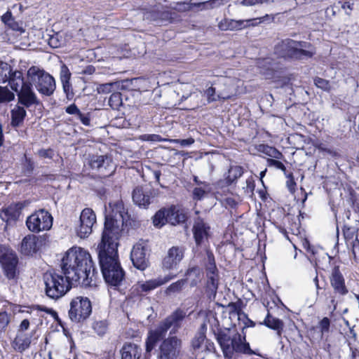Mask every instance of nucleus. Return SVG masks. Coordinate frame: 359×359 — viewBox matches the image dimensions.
I'll return each instance as SVG.
<instances>
[{"instance_id": "48", "label": "nucleus", "mask_w": 359, "mask_h": 359, "mask_svg": "<svg viewBox=\"0 0 359 359\" xmlns=\"http://www.w3.org/2000/svg\"><path fill=\"white\" fill-rule=\"evenodd\" d=\"M72 74L67 65H62L60 70V79L62 84L70 83Z\"/></svg>"}, {"instance_id": "45", "label": "nucleus", "mask_w": 359, "mask_h": 359, "mask_svg": "<svg viewBox=\"0 0 359 359\" xmlns=\"http://www.w3.org/2000/svg\"><path fill=\"white\" fill-rule=\"evenodd\" d=\"M80 121L83 125L89 126L90 125V118L89 114H83L80 110L72 118H69L70 121L73 120Z\"/></svg>"}, {"instance_id": "14", "label": "nucleus", "mask_w": 359, "mask_h": 359, "mask_svg": "<svg viewBox=\"0 0 359 359\" xmlns=\"http://www.w3.org/2000/svg\"><path fill=\"white\" fill-rule=\"evenodd\" d=\"M88 165L101 178L111 176L116 170L112 158L107 155H93L89 159Z\"/></svg>"}, {"instance_id": "3", "label": "nucleus", "mask_w": 359, "mask_h": 359, "mask_svg": "<svg viewBox=\"0 0 359 359\" xmlns=\"http://www.w3.org/2000/svg\"><path fill=\"white\" fill-rule=\"evenodd\" d=\"M229 331V329L222 330L220 327H217L216 330L213 331L225 358H231L233 353L261 355L257 350L251 348L250 343L246 339V332H236L231 337L228 333Z\"/></svg>"}, {"instance_id": "64", "label": "nucleus", "mask_w": 359, "mask_h": 359, "mask_svg": "<svg viewBox=\"0 0 359 359\" xmlns=\"http://www.w3.org/2000/svg\"><path fill=\"white\" fill-rule=\"evenodd\" d=\"M79 110L80 109H79V107L74 103L71 104L70 105L65 108L66 113L74 116L78 114Z\"/></svg>"}, {"instance_id": "7", "label": "nucleus", "mask_w": 359, "mask_h": 359, "mask_svg": "<svg viewBox=\"0 0 359 359\" xmlns=\"http://www.w3.org/2000/svg\"><path fill=\"white\" fill-rule=\"evenodd\" d=\"M27 75L41 95L49 97L54 93L56 89V83L54 77L50 74L43 69L32 66L27 71Z\"/></svg>"}, {"instance_id": "24", "label": "nucleus", "mask_w": 359, "mask_h": 359, "mask_svg": "<svg viewBox=\"0 0 359 359\" xmlns=\"http://www.w3.org/2000/svg\"><path fill=\"white\" fill-rule=\"evenodd\" d=\"M22 208V204L20 203H11L0 210V218L7 224L15 222L20 217Z\"/></svg>"}, {"instance_id": "12", "label": "nucleus", "mask_w": 359, "mask_h": 359, "mask_svg": "<svg viewBox=\"0 0 359 359\" xmlns=\"http://www.w3.org/2000/svg\"><path fill=\"white\" fill-rule=\"evenodd\" d=\"M53 217L45 209L36 210L26 220L28 229L34 233L49 230L53 225Z\"/></svg>"}, {"instance_id": "27", "label": "nucleus", "mask_w": 359, "mask_h": 359, "mask_svg": "<svg viewBox=\"0 0 359 359\" xmlns=\"http://www.w3.org/2000/svg\"><path fill=\"white\" fill-rule=\"evenodd\" d=\"M141 347L133 342H125L120 350L121 359H140L142 357Z\"/></svg>"}, {"instance_id": "13", "label": "nucleus", "mask_w": 359, "mask_h": 359, "mask_svg": "<svg viewBox=\"0 0 359 359\" xmlns=\"http://www.w3.org/2000/svg\"><path fill=\"white\" fill-rule=\"evenodd\" d=\"M46 241V238L44 236L30 233L22 238L18 250L21 255L25 257H33L41 250Z\"/></svg>"}, {"instance_id": "10", "label": "nucleus", "mask_w": 359, "mask_h": 359, "mask_svg": "<svg viewBox=\"0 0 359 359\" xmlns=\"http://www.w3.org/2000/svg\"><path fill=\"white\" fill-rule=\"evenodd\" d=\"M329 280L332 288V292L330 294L328 298L330 303L335 307L339 300H341L349 292L346 284L345 278L339 265H334L331 269Z\"/></svg>"}, {"instance_id": "11", "label": "nucleus", "mask_w": 359, "mask_h": 359, "mask_svg": "<svg viewBox=\"0 0 359 359\" xmlns=\"http://www.w3.org/2000/svg\"><path fill=\"white\" fill-rule=\"evenodd\" d=\"M92 313V304L86 297L76 296L69 304L68 316L71 321L76 323H83Z\"/></svg>"}, {"instance_id": "47", "label": "nucleus", "mask_w": 359, "mask_h": 359, "mask_svg": "<svg viewBox=\"0 0 359 359\" xmlns=\"http://www.w3.org/2000/svg\"><path fill=\"white\" fill-rule=\"evenodd\" d=\"M30 309H32V310H36V311H43L48 314H50L53 317H54L56 320L58 318V316H57V313L53 310V309L51 308H48L45 306H43V305H40V304H33L30 306Z\"/></svg>"}, {"instance_id": "34", "label": "nucleus", "mask_w": 359, "mask_h": 359, "mask_svg": "<svg viewBox=\"0 0 359 359\" xmlns=\"http://www.w3.org/2000/svg\"><path fill=\"white\" fill-rule=\"evenodd\" d=\"M35 169V162L31 158L27 156V154H24L21 159V172L23 176L30 177Z\"/></svg>"}, {"instance_id": "25", "label": "nucleus", "mask_w": 359, "mask_h": 359, "mask_svg": "<svg viewBox=\"0 0 359 359\" xmlns=\"http://www.w3.org/2000/svg\"><path fill=\"white\" fill-rule=\"evenodd\" d=\"M33 332L31 333L17 332L14 339L11 341V347L16 352L22 353L32 344Z\"/></svg>"}, {"instance_id": "2", "label": "nucleus", "mask_w": 359, "mask_h": 359, "mask_svg": "<svg viewBox=\"0 0 359 359\" xmlns=\"http://www.w3.org/2000/svg\"><path fill=\"white\" fill-rule=\"evenodd\" d=\"M61 271L52 269L43 275L44 293L54 301L64 297L74 285L81 287L97 285V271L90 254L81 248L68 250L60 263Z\"/></svg>"}, {"instance_id": "43", "label": "nucleus", "mask_w": 359, "mask_h": 359, "mask_svg": "<svg viewBox=\"0 0 359 359\" xmlns=\"http://www.w3.org/2000/svg\"><path fill=\"white\" fill-rule=\"evenodd\" d=\"M11 313L4 311L0 312V333L5 332L11 323Z\"/></svg>"}, {"instance_id": "30", "label": "nucleus", "mask_w": 359, "mask_h": 359, "mask_svg": "<svg viewBox=\"0 0 359 359\" xmlns=\"http://www.w3.org/2000/svg\"><path fill=\"white\" fill-rule=\"evenodd\" d=\"M11 125L13 128H17L22 125L26 116L27 111L24 107L16 105L11 111Z\"/></svg>"}, {"instance_id": "55", "label": "nucleus", "mask_w": 359, "mask_h": 359, "mask_svg": "<svg viewBox=\"0 0 359 359\" xmlns=\"http://www.w3.org/2000/svg\"><path fill=\"white\" fill-rule=\"evenodd\" d=\"M38 154L41 158L52 159L54 156V151L51 148L41 149L38 151Z\"/></svg>"}, {"instance_id": "50", "label": "nucleus", "mask_w": 359, "mask_h": 359, "mask_svg": "<svg viewBox=\"0 0 359 359\" xmlns=\"http://www.w3.org/2000/svg\"><path fill=\"white\" fill-rule=\"evenodd\" d=\"M144 294L143 290H141V285L140 282L133 285L130 290L129 297L130 298L134 299L137 297H141Z\"/></svg>"}, {"instance_id": "56", "label": "nucleus", "mask_w": 359, "mask_h": 359, "mask_svg": "<svg viewBox=\"0 0 359 359\" xmlns=\"http://www.w3.org/2000/svg\"><path fill=\"white\" fill-rule=\"evenodd\" d=\"M62 85L63 91L65 93L67 98L68 100L73 99V97L74 96V93L73 92V88H72L71 83H64Z\"/></svg>"}, {"instance_id": "39", "label": "nucleus", "mask_w": 359, "mask_h": 359, "mask_svg": "<svg viewBox=\"0 0 359 359\" xmlns=\"http://www.w3.org/2000/svg\"><path fill=\"white\" fill-rule=\"evenodd\" d=\"M109 105L114 110H118L123 104L122 94L120 92L113 93L109 97Z\"/></svg>"}, {"instance_id": "17", "label": "nucleus", "mask_w": 359, "mask_h": 359, "mask_svg": "<svg viewBox=\"0 0 359 359\" xmlns=\"http://www.w3.org/2000/svg\"><path fill=\"white\" fill-rule=\"evenodd\" d=\"M80 224L76 228L77 236L81 238L89 236L93 232V227L96 224V215L93 209L84 208L80 215Z\"/></svg>"}, {"instance_id": "31", "label": "nucleus", "mask_w": 359, "mask_h": 359, "mask_svg": "<svg viewBox=\"0 0 359 359\" xmlns=\"http://www.w3.org/2000/svg\"><path fill=\"white\" fill-rule=\"evenodd\" d=\"M245 20H236L224 18L219 22L218 27L222 31L241 30L246 27V25H245Z\"/></svg>"}, {"instance_id": "5", "label": "nucleus", "mask_w": 359, "mask_h": 359, "mask_svg": "<svg viewBox=\"0 0 359 359\" xmlns=\"http://www.w3.org/2000/svg\"><path fill=\"white\" fill-rule=\"evenodd\" d=\"M0 266L4 277L12 283H17L22 271L17 253L8 245L0 244Z\"/></svg>"}, {"instance_id": "16", "label": "nucleus", "mask_w": 359, "mask_h": 359, "mask_svg": "<svg viewBox=\"0 0 359 359\" xmlns=\"http://www.w3.org/2000/svg\"><path fill=\"white\" fill-rule=\"evenodd\" d=\"M182 341L176 336L170 335L163 339L159 346V359H175L180 351Z\"/></svg>"}, {"instance_id": "52", "label": "nucleus", "mask_w": 359, "mask_h": 359, "mask_svg": "<svg viewBox=\"0 0 359 359\" xmlns=\"http://www.w3.org/2000/svg\"><path fill=\"white\" fill-rule=\"evenodd\" d=\"M314 147L319 151L328 154L333 157H335L338 155L337 151H335L334 150H333L332 149L326 147V146L323 143H317V144H314Z\"/></svg>"}, {"instance_id": "40", "label": "nucleus", "mask_w": 359, "mask_h": 359, "mask_svg": "<svg viewBox=\"0 0 359 359\" xmlns=\"http://www.w3.org/2000/svg\"><path fill=\"white\" fill-rule=\"evenodd\" d=\"M187 281L188 278H185L172 283L166 288L165 293L167 294H170L172 293H177L181 292Z\"/></svg>"}, {"instance_id": "37", "label": "nucleus", "mask_w": 359, "mask_h": 359, "mask_svg": "<svg viewBox=\"0 0 359 359\" xmlns=\"http://www.w3.org/2000/svg\"><path fill=\"white\" fill-rule=\"evenodd\" d=\"M227 307L229 309V314H236L238 320H241L242 316H245V313L243 311V302L241 299H239L235 302L229 303Z\"/></svg>"}, {"instance_id": "59", "label": "nucleus", "mask_w": 359, "mask_h": 359, "mask_svg": "<svg viewBox=\"0 0 359 359\" xmlns=\"http://www.w3.org/2000/svg\"><path fill=\"white\" fill-rule=\"evenodd\" d=\"M255 189V181L252 176L249 177L246 180V192L250 193L251 194H254V191Z\"/></svg>"}, {"instance_id": "38", "label": "nucleus", "mask_w": 359, "mask_h": 359, "mask_svg": "<svg viewBox=\"0 0 359 359\" xmlns=\"http://www.w3.org/2000/svg\"><path fill=\"white\" fill-rule=\"evenodd\" d=\"M346 201L354 212H359V197L356 191L352 188L348 190Z\"/></svg>"}, {"instance_id": "32", "label": "nucleus", "mask_w": 359, "mask_h": 359, "mask_svg": "<svg viewBox=\"0 0 359 359\" xmlns=\"http://www.w3.org/2000/svg\"><path fill=\"white\" fill-rule=\"evenodd\" d=\"M330 319L327 317H324L319 321L318 326H313L309 329V333L312 338H314L315 333L319 330L318 338L323 339L324 334L330 332Z\"/></svg>"}, {"instance_id": "6", "label": "nucleus", "mask_w": 359, "mask_h": 359, "mask_svg": "<svg viewBox=\"0 0 359 359\" xmlns=\"http://www.w3.org/2000/svg\"><path fill=\"white\" fill-rule=\"evenodd\" d=\"M187 219V215L183 208L171 205L159 209L152 217V223L156 228L161 229L166 224L172 226L183 224Z\"/></svg>"}, {"instance_id": "42", "label": "nucleus", "mask_w": 359, "mask_h": 359, "mask_svg": "<svg viewBox=\"0 0 359 359\" xmlns=\"http://www.w3.org/2000/svg\"><path fill=\"white\" fill-rule=\"evenodd\" d=\"M12 66L7 62L0 61V83L7 82Z\"/></svg>"}, {"instance_id": "54", "label": "nucleus", "mask_w": 359, "mask_h": 359, "mask_svg": "<svg viewBox=\"0 0 359 359\" xmlns=\"http://www.w3.org/2000/svg\"><path fill=\"white\" fill-rule=\"evenodd\" d=\"M241 320H243V326L241 329V332H245V330L248 327H254L256 325V323L253 320H252L250 318H248V314L245 313V316H242V319Z\"/></svg>"}, {"instance_id": "29", "label": "nucleus", "mask_w": 359, "mask_h": 359, "mask_svg": "<svg viewBox=\"0 0 359 359\" xmlns=\"http://www.w3.org/2000/svg\"><path fill=\"white\" fill-rule=\"evenodd\" d=\"M259 325H265L268 328L276 331L279 337L282 335L284 323L282 320L273 317L269 311L267 310V313L262 322H259Z\"/></svg>"}, {"instance_id": "51", "label": "nucleus", "mask_w": 359, "mask_h": 359, "mask_svg": "<svg viewBox=\"0 0 359 359\" xmlns=\"http://www.w3.org/2000/svg\"><path fill=\"white\" fill-rule=\"evenodd\" d=\"M300 242L302 247L305 250V251L308 254H309L310 255H314L316 254L314 247L311 245L307 238L300 237Z\"/></svg>"}, {"instance_id": "49", "label": "nucleus", "mask_w": 359, "mask_h": 359, "mask_svg": "<svg viewBox=\"0 0 359 359\" xmlns=\"http://www.w3.org/2000/svg\"><path fill=\"white\" fill-rule=\"evenodd\" d=\"M93 330L100 336L104 335L107 331V323L105 321H97L93 324Z\"/></svg>"}, {"instance_id": "4", "label": "nucleus", "mask_w": 359, "mask_h": 359, "mask_svg": "<svg viewBox=\"0 0 359 359\" xmlns=\"http://www.w3.org/2000/svg\"><path fill=\"white\" fill-rule=\"evenodd\" d=\"M187 317L184 310L177 308L163 320L161 321L155 330L149 331L145 341V350L150 353L156 346L157 343L165 338L169 329H171L170 334H176L182 327V323Z\"/></svg>"}, {"instance_id": "35", "label": "nucleus", "mask_w": 359, "mask_h": 359, "mask_svg": "<svg viewBox=\"0 0 359 359\" xmlns=\"http://www.w3.org/2000/svg\"><path fill=\"white\" fill-rule=\"evenodd\" d=\"M202 275V271L198 266H194L187 269L185 272V277L189 279L191 276H194L190 281L191 287H196L201 281V277Z\"/></svg>"}, {"instance_id": "26", "label": "nucleus", "mask_w": 359, "mask_h": 359, "mask_svg": "<svg viewBox=\"0 0 359 359\" xmlns=\"http://www.w3.org/2000/svg\"><path fill=\"white\" fill-rule=\"evenodd\" d=\"M133 201L140 208H148L153 198L151 190L146 191L142 187H136L133 191Z\"/></svg>"}, {"instance_id": "41", "label": "nucleus", "mask_w": 359, "mask_h": 359, "mask_svg": "<svg viewBox=\"0 0 359 359\" xmlns=\"http://www.w3.org/2000/svg\"><path fill=\"white\" fill-rule=\"evenodd\" d=\"M206 339V335L204 332H198L196 334L191 340V347L194 351L200 349Z\"/></svg>"}, {"instance_id": "19", "label": "nucleus", "mask_w": 359, "mask_h": 359, "mask_svg": "<svg viewBox=\"0 0 359 359\" xmlns=\"http://www.w3.org/2000/svg\"><path fill=\"white\" fill-rule=\"evenodd\" d=\"M147 247L142 243H135L130 252V259L135 268L144 271L149 266V257L147 255Z\"/></svg>"}, {"instance_id": "58", "label": "nucleus", "mask_w": 359, "mask_h": 359, "mask_svg": "<svg viewBox=\"0 0 359 359\" xmlns=\"http://www.w3.org/2000/svg\"><path fill=\"white\" fill-rule=\"evenodd\" d=\"M205 194V190L201 187H195L192 192L193 198L194 200H201Z\"/></svg>"}, {"instance_id": "44", "label": "nucleus", "mask_w": 359, "mask_h": 359, "mask_svg": "<svg viewBox=\"0 0 359 359\" xmlns=\"http://www.w3.org/2000/svg\"><path fill=\"white\" fill-rule=\"evenodd\" d=\"M15 97L13 93L6 87L0 86V104L12 101Z\"/></svg>"}, {"instance_id": "63", "label": "nucleus", "mask_w": 359, "mask_h": 359, "mask_svg": "<svg viewBox=\"0 0 359 359\" xmlns=\"http://www.w3.org/2000/svg\"><path fill=\"white\" fill-rule=\"evenodd\" d=\"M205 93L207 95L208 100L209 102H213L216 100V98L215 97L216 93L215 88L212 86L209 87L206 90Z\"/></svg>"}, {"instance_id": "15", "label": "nucleus", "mask_w": 359, "mask_h": 359, "mask_svg": "<svg viewBox=\"0 0 359 359\" xmlns=\"http://www.w3.org/2000/svg\"><path fill=\"white\" fill-rule=\"evenodd\" d=\"M257 150L269 157L266 158L267 166L273 167L283 172L285 175L287 174V170L285 165L280 161L283 160L286 162V160L283 153L278 149L269 144H260L257 147Z\"/></svg>"}, {"instance_id": "57", "label": "nucleus", "mask_w": 359, "mask_h": 359, "mask_svg": "<svg viewBox=\"0 0 359 359\" xmlns=\"http://www.w3.org/2000/svg\"><path fill=\"white\" fill-rule=\"evenodd\" d=\"M349 246H351L354 260L358 262L359 261V240L349 244Z\"/></svg>"}, {"instance_id": "21", "label": "nucleus", "mask_w": 359, "mask_h": 359, "mask_svg": "<svg viewBox=\"0 0 359 359\" xmlns=\"http://www.w3.org/2000/svg\"><path fill=\"white\" fill-rule=\"evenodd\" d=\"M276 227L290 241L289 233L296 236L300 234L301 222L294 215L287 214L284 215L282 223L276 224Z\"/></svg>"}, {"instance_id": "46", "label": "nucleus", "mask_w": 359, "mask_h": 359, "mask_svg": "<svg viewBox=\"0 0 359 359\" xmlns=\"http://www.w3.org/2000/svg\"><path fill=\"white\" fill-rule=\"evenodd\" d=\"M314 83L318 88L323 90L324 91L330 92L331 86L330 81L320 77H316L314 79Z\"/></svg>"}, {"instance_id": "33", "label": "nucleus", "mask_w": 359, "mask_h": 359, "mask_svg": "<svg viewBox=\"0 0 359 359\" xmlns=\"http://www.w3.org/2000/svg\"><path fill=\"white\" fill-rule=\"evenodd\" d=\"M8 82L11 89L18 92V90L20 89L23 84H25L26 82H24L23 74L20 70H13L11 68V72L9 74V78L7 80Z\"/></svg>"}, {"instance_id": "53", "label": "nucleus", "mask_w": 359, "mask_h": 359, "mask_svg": "<svg viewBox=\"0 0 359 359\" xmlns=\"http://www.w3.org/2000/svg\"><path fill=\"white\" fill-rule=\"evenodd\" d=\"M285 175L287 178L286 181L287 187L291 193H294L296 189L297 184L294 180L293 174L292 172H290L288 174L287 173Z\"/></svg>"}, {"instance_id": "23", "label": "nucleus", "mask_w": 359, "mask_h": 359, "mask_svg": "<svg viewBox=\"0 0 359 359\" xmlns=\"http://www.w3.org/2000/svg\"><path fill=\"white\" fill-rule=\"evenodd\" d=\"M184 256L183 247L172 246L162 260V268L165 270L175 269Z\"/></svg>"}, {"instance_id": "8", "label": "nucleus", "mask_w": 359, "mask_h": 359, "mask_svg": "<svg viewBox=\"0 0 359 359\" xmlns=\"http://www.w3.org/2000/svg\"><path fill=\"white\" fill-rule=\"evenodd\" d=\"M295 40L285 39L279 41L274 47V52L285 60H300L304 58H311L315 52L294 46Z\"/></svg>"}, {"instance_id": "62", "label": "nucleus", "mask_w": 359, "mask_h": 359, "mask_svg": "<svg viewBox=\"0 0 359 359\" xmlns=\"http://www.w3.org/2000/svg\"><path fill=\"white\" fill-rule=\"evenodd\" d=\"M205 343V351L209 353H215L216 348L214 342H212L210 339L206 338L204 341Z\"/></svg>"}, {"instance_id": "36", "label": "nucleus", "mask_w": 359, "mask_h": 359, "mask_svg": "<svg viewBox=\"0 0 359 359\" xmlns=\"http://www.w3.org/2000/svg\"><path fill=\"white\" fill-rule=\"evenodd\" d=\"M358 229L348 225H344L342 228L343 236L347 246L349 244L354 243L356 240H359L358 238Z\"/></svg>"}, {"instance_id": "28", "label": "nucleus", "mask_w": 359, "mask_h": 359, "mask_svg": "<svg viewBox=\"0 0 359 359\" xmlns=\"http://www.w3.org/2000/svg\"><path fill=\"white\" fill-rule=\"evenodd\" d=\"M176 277V275H166L164 277H158L157 278L150 279L144 282H140L141 290L144 293H148L151 290L167 283L170 280Z\"/></svg>"}, {"instance_id": "22", "label": "nucleus", "mask_w": 359, "mask_h": 359, "mask_svg": "<svg viewBox=\"0 0 359 359\" xmlns=\"http://www.w3.org/2000/svg\"><path fill=\"white\" fill-rule=\"evenodd\" d=\"M193 236L197 246H201L205 241H208L211 236L210 226L203 219L198 218L192 228Z\"/></svg>"}, {"instance_id": "61", "label": "nucleus", "mask_w": 359, "mask_h": 359, "mask_svg": "<svg viewBox=\"0 0 359 359\" xmlns=\"http://www.w3.org/2000/svg\"><path fill=\"white\" fill-rule=\"evenodd\" d=\"M30 326V322L28 319H24L21 321L20 323L17 332H23L26 333L25 332L28 330Z\"/></svg>"}, {"instance_id": "60", "label": "nucleus", "mask_w": 359, "mask_h": 359, "mask_svg": "<svg viewBox=\"0 0 359 359\" xmlns=\"http://www.w3.org/2000/svg\"><path fill=\"white\" fill-rule=\"evenodd\" d=\"M223 203L225 208H230L231 209H236L238 205L236 200L232 197L226 198Z\"/></svg>"}, {"instance_id": "9", "label": "nucleus", "mask_w": 359, "mask_h": 359, "mask_svg": "<svg viewBox=\"0 0 359 359\" xmlns=\"http://www.w3.org/2000/svg\"><path fill=\"white\" fill-rule=\"evenodd\" d=\"M204 268L206 276L205 294L210 300H214L219 287V273L215 256L212 252H207V262L205 264Z\"/></svg>"}, {"instance_id": "20", "label": "nucleus", "mask_w": 359, "mask_h": 359, "mask_svg": "<svg viewBox=\"0 0 359 359\" xmlns=\"http://www.w3.org/2000/svg\"><path fill=\"white\" fill-rule=\"evenodd\" d=\"M16 93L18 102L22 107L28 109L32 106L36 107L41 104V101L32 90V84L31 83H25Z\"/></svg>"}, {"instance_id": "18", "label": "nucleus", "mask_w": 359, "mask_h": 359, "mask_svg": "<svg viewBox=\"0 0 359 359\" xmlns=\"http://www.w3.org/2000/svg\"><path fill=\"white\" fill-rule=\"evenodd\" d=\"M245 170L243 166L237 165H231L227 170L224 174V178L219 179L215 182L214 187L216 189H222L230 187L232 184H236L239 178L244 174Z\"/></svg>"}, {"instance_id": "1", "label": "nucleus", "mask_w": 359, "mask_h": 359, "mask_svg": "<svg viewBox=\"0 0 359 359\" xmlns=\"http://www.w3.org/2000/svg\"><path fill=\"white\" fill-rule=\"evenodd\" d=\"M110 210L105 215L101 241L98 244L99 264L107 285L118 289L126 278L119 259L118 247L123 231L136 229L140 224L132 218L123 202L109 203Z\"/></svg>"}]
</instances>
